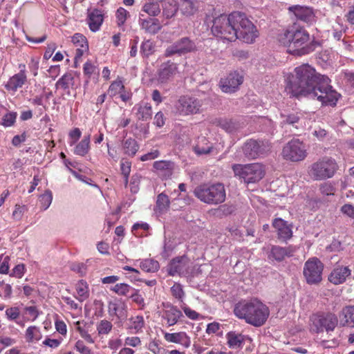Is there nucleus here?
<instances>
[{
	"mask_svg": "<svg viewBox=\"0 0 354 354\" xmlns=\"http://www.w3.org/2000/svg\"><path fill=\"white\" fill-rule=\"evenodd\" d=\"M330 79L308 64L295 68L287 88L292 96L317 100L322 105H335L340 95L330 85Z\"/></svg>",
	"mask_w": 354,
	"mask_h": 354,
	"instance_id": "1",
	"label": "nucleus"
},
{
	"mask_svg": "<svg viewBox=\"0 0 354 354\" xmlns=\"http://www.w3.org/2000/svg\"><path fill=\"white\" fill-rule=\"evenodd\" d=\"M212 34L223 39L234 41L236 39L252 44L258 37V32L245 14L234 12L229 15H220L212 21Z\"/></svg>",
	"mask_w": 354,
	"mask_h": 354,
	"instance_id": "2",
	"label": "nucleus"
},
{
	"mask_svg": "<svg viewBox=\"0 0 354 354\" xmlns=\"http://www.w3.org/2000/svg\"><path fill=\"white\" fill-rule=\"evenodd\" d=\"M279 41L285 46H288L292 53L304 55L315 50L317 42H310V35L303 28L294 24L289 26L278 36Z\"/></svg>",
	"mask_w": 354,
	"mask_h": 354,
	"instance_id": "3",
	"label": "nucleus"
},
{
	"mask_svg": "<svg viewBox=\"0 0 354 354\" xmlns=\"http://www.w3.org/2000/svg\"><path fill=\"white\" fill-rule=\"evenodd\" d=\"M234 313L238 318L254 327L264 325L270 315L269 308L257 298L239 301L235 305Z\"/></svg>",
	"mask_w": 354,
	"mask_h": 354,
	"instance_id": "4",
	"label": "nucleus"
},
{
	"mask_svg": "<svg viewBox=\"0 0 354 354\" xmlns=\"http://www.w3.org/2000/svg\"><path fill=\"white\" fill-rule=\"evenodd\" d=\"M194 194L201 202L208 205L221 204L226 198L224 185L221 183L199 185L195 187Z\"/></svg>",
	"mask_w": 354,
	"mask_h": 354,
	"instance_id": "5",
	"label": "nucleus"
},
{
	"mask_svg": "<svg viewBox=\"0 0 354 354\" xmlns=\"http://www.w3.org/2000/svg\"><path fill=\"white\" fill-rule=\"evenodd\" d=\"M339 166L335 159L324 156L318 159L309 167L308 174L315 180H322L334 176Z\"/></svg>",
	"mask_w": 354,
	"mask_h": 354,
	"instance_id": "6",
	"label": "nucleus"
},
{
	"mask_svg": "<svg viewBox=\"0 0 354 354\" xmlns=\"http://www.w3.org/2000/svg\"><path fill=\"white\" fill-rule=\"evenodd\" d=\"M232 169L235 176L243 179L247 184L259 181L265 174L263 165L257 162L246 165L234 164Z\"/></svg>",
	"mask_w": 354,
	"mask_h": 354,
	"instance_id": "7",
	"label": "nucleus"
},
{
	"mask_svg": "<svg viewBox=\"0 0 354 354\" xmlns=\"http://www.w3.org/2000/svg\"><path fill=\"white\" fill-rule=\"evenodd\" d=\"M272 150L271 142L268 140L248 139L242 146V151L248 160L267 156Z\"/></svg>",
	"mask_w": 354,
	"mask_h": 354,
	"instance_id": "8",
	"label": "nucleus"
},
{
	"mask_svg": "<svg viewBox=\"0 0 354 354\" xmlns=\"http://www.w3.org/2000/svg\"><path fill=\"white\" fill-rule=\"evenodd\" d=\"M310 331L319 333L326 330V332L333 331L338 323L337 316L331 313H317L310 318Z\"/></svg>",
	"mask_w": 354,
	"mask_h": 354,
	"instance_id": "9",
	"label": "nucleus"
},
{
	"mask_svg": "<svg viewBox=\"0 0 354 354\" xmlns=\"http://www.w3.org/2000/svg\"><path fill=\"white\" fill-rule=\"evenodd\" d=\"M283 158L291 162H300L308 156L306 145L299 139H292L282 149Z\"/></svg>",
	"mask_w": 354,
	"mask_h": 354,
	"instance_id": "10",
	"label": "nucleus"
},
{
	"mask_svg": "<svg viewBox=\"0 0 354 354\" xmlns=\"http://www.w3.org/2000/svg\"><path fill=\"white\" fill-rule=\"evenodd\" d=\"M323 263L317 257L308 259L304 263L303 274L307 283L319 284L322 281Z\"/></svg>",
	"mask_w": 354,
	"mask_h": 354,
	"instance_id": "11",
	"label": "nucleus"
},
{
	"mask_svg": "<svg viewBox=\"0 0 354 354\" xmlns=\"http://www.w3.org/2000/svg\"><path fill=\"white\" fill-rule=\"evenodd\" d=\"M196 51H197V46L195 41L188 37H184L168 46L164 55L168 57L174 55H183Z\"/></svg>",
	"mask_w": 354,
	"mask_h": 354,
	"instance_id": "12",
	"label": "nucleus"
},
{
	"mask_svg": "<svg viewBox=\"0 0 354 354\" xmlns=\"http://www.w3.org/2000/svg\"><path fill=\"white\" fill-rule=\"evenodd\" d=\"M201 103L199 100L189 96H181L175 104L176 112L180 115L196 114L199 112Z\"/></svg>",
	"mask_w": 354,
	"mask_h": 354,
	"instance_id": "13",
	"label": "nucleus"
},
{
	"mask_svg": "<svg viewBox=\"0 0 354 354\" xmlns=\"http://www.w3.org/2000/svg\"><path fill=\"white\" fill-rule=\"evenodd\" d=\"M243 82V73L235 71L230 73L225 77L221 78L219 82V86L223 92L232 93L239 89V86Z\"/></svg>",
	"mask_w": 354,
	"mask_h": 354,
	"instance_id": "14",
	"label": "nucleus"
},
{
	"mask_svg": "<svg viewBox=\"0 0 354 354\" xmlns=\"http://www.w3.org/2000/svg\"><path fill=\"white\" fill-rule=\"evenodd\" d=\"M192 270L191 263L185 256L172 259L168 267V272L171 276L178 274L187 277L192 273Z\"/></svg>",
	"mask_w": 354,
	"mask_h": 354,
	"instance_id": "15",
	"label": "nucleus"
},
{
	"mask_svg": "<svg viewBox=\"0 0 354 354\" xmlns=\"http://www.w3.org/2000/svg\"><path fill=\"white\" fill-rule=\"evenodd\" d=\"M178 72L177 64L171 61H167L160 64L157 71V81L160 84H166L174 77Z\"/></svg>",
	"mask_w": 354,
	"mask_h": 354,
	"instance_id": "16",
	"label": "nucleus"
},
{
	"mask_svg": "<svg viewBox=\"0 0 354 354\" xmlns=\"http://www.w3.org/2000/svg\"><path fill=\"white\" fill-rule=\"evenodd\" d=\"M288 10L298 20L310 24L315 21V15L313 9L310 7L294 5L290 6Z\"/></svg>",
	"mask_w": 354,
	"mask_h": 354,
	"instance_id": "17",
	"label": "nucleus"
},
{
	"mask_svg": "<svg viewBox=\"0 0 354 354\" xmlns=\"http://www.w3.org/2000/svg\"><path fill=\"white\" fill-rule=\"evenodd\" d=\"M162 305L164 309L162 310V317L163 319L166 320L168 326H174L183 317L182 312L177 306L170 303H163Z\"/></svg>",
	"mask_w": 354,
	"mask_h": 354,
	"instance_id": "18",
	"label": "nucleus"
},
{
	"mask_svg": "<svg viewBox=\"0 0 354 354\" xmlns=\"http://www.w3.org/2000/svg\"><path fill=\"white\" fill-rule=\"evenodd\" d=\"M296 247L292 245L284 248L279 245H273L271 248L268 258L270 259L281 262L283 261L286 257H292L294 253L296 252Z\"/></svg>",
	"mask_w": 354,
	"mask_h": 354,
	"instance_id": "19",
	"label": "nucleus"
},
{
	"mask_svg": "<svg viewBox=\"0 0 354 354\" xmlns=\"http://www.w3.org/2000/svg\"><path fill=\"white\" fill-rule=\"evenodd\" d=\"M201 7L200 0H180L178 8L183 16L191 17L194 16Z\"/></svg>",
	"mask_w": 354,
	"mask_h": 354,
	"instance_id": "20",
	"label": "nucleus"
},
{
	"mask_svg": "<svg viewBox=\"0 0 354 354\" xmlns=\"http://www.w3.org/2000/svg\"><path fill=\"white\" fill-rule=\"evenodd\" d=\"M351 274V270L348 267L337 266L328 275V281L335 285H339L344 283Z\"/></svg>",
	"mask_w": 354,
	"mask_h": 354,
	"instance_id": "21",
	"label": "nucleus"
},
{
	"mask_svg": "<svg viewBox=\"0 0 354 354\" xmlns=\"http://www.w3.org/2000/svg\"><path fill=\"white\" fill-rule=\"evenodd\" d=\"M143 16L144 15L140 14L139 17V24L142 29L152 35L158 33L161 30L162 26L158 19L152 17L142 19Z\"/></svg>",
	"mask_w": 354,
	"mask_h": 354,
	"instance_id": "22",
	"label": "nucleus"
},
{
	"mask_svg": "<svg viewBox=\"0 0 354 354\" xmlns=\"http://www.w3.org/2000/svg\"><path fill=\"white\" fill-rule=\"evenodd\" d=\"M273 227L277 230L278 238L282 241H286L292 236L291 227L287 222L281 218H275L272 223Z\"/></svg>",
	"mask_w": 354,
	"mask_h": 354,
	"instance_id": "23",
	"label": "nucleus"
},
{
	"mask_svg": "<svg viewBox=\"0 0 354 354\" xmlns=\"http://www.w3.org/2000/svg\"><path fill=\"white\" fill-rule=\"evenodd\" d=\"M339 320L340 326L354 328V305L344 306L339 313Z\"/></svg>",
	"mask_w": 354,
	"mask_h": 354,
	"instance_id": "24",
	"label": "nucleus"
},
{
	"mask_svg": "<svg viewBox=\"0 0 354 354\" xmlns=\"http://www.w3.org/2000/svg\"><path fill=\"white\" fill-rule=\"evenodd\" d=\"M164 338L168 342L180 344L185 348H188L191 344L190 338L185 332L179 333H165Z\"/></svg>",
	"mask_w": 354,
	"mask_h": 354,
	"instance_id": "25",
	"label": "nucleus"
},
{
	"mask_svg": "<svg viewBox=\"0 0 354 354\" xmlns=\"http://www.w3.org/2000/svg\"><path fill=\"white\" fill-rule=\"evenodd\" d=\"M26 82V75L24 71H21L19 73L15 74L11 77L8 82L6 84L5 87L8 91H16L19 88Z\"/></svg>",
	"mask_w": 354,
	"mask_h": 354,
	"instance_id": "26",
	"label": "nucleus"
},
{
	"mask_svg": "<svg viewBox=\"0 0 354 354\" xmlns=\"http://www.w3.org/2000/svg\"><path fill=\"white\" fill-rule=\"evenodd\" d=\"M108 313L111 317L116 316L118 319H124L126 317L125 305L122 302L109 301Z\"/></svg>",
	"mask_w": 354,
	"mask_h": 354,
	"instance_id": "27",
	"label": "nucleus"
},
{
	"mask_svg": "<svg viewBox=\"0 0 354 354\" xmlns=\"http://www.w3.org/2000/svg\"><path fill=\"white\" fill-rule=\"evenodd\" d=\"M138 120L147 121L151 118L152 108L149 103H141L133 108Z\"/></svg>",
	"mask_w": 354,
	"mask_h": 354,
	"instance_id": "28",
	"label": "nucleus"
},
{
	"mask_svg": "<svg viewBox=\"0 0 354 354\" xmlns=\"http://www.w3.org/2000/svg\"><path fill=\"white\" fill-rule=\"evenodd\" d=\"M174 163L169 160H160L153 162V167L160 171L165 178H169L174 169Z\"/></svg>",
	"mask_w": 354,
	"mask_h": 354,
	"instance_id": "29",
	"label": "nucleus"
},
{
	"mask_svg": "<svg viewBox=\"0 0 354 354\" xmlns=\"http://www.w3.org/2000/svg\"><path fill=\"white\" fill-rule=\"evenodd\" d=\"M102 22L103 15L100 10L94 9L88 14V25L93 32L98 30Z\"/></svg>",
	"mask_w": 354,
	"mask_h": 354,
	"instance_id": "30",
	"label": "nucleus"
},
{
	"mask_svg": "<svg viewBox=\"0 0 354 354\" xmlns=\"http://www.w3.org/2000/svg\"><path fill=\"white\" fill-rule=\"evenodd\" d=\"M227 345L231 348H242L244 343V335L234 331H230L226 334Z\"/></svg>",
	"mask_w": 354,
	"mask_h": 354,
	"instance_id": "31",
	"label": "nucleus"
},
{
	"mask_svg": "<svg viewBox=\"0 0 354 354\" xmlns=\"http://www.w3.org/2000/svg\"><path fill=\"white\" fill-rule=\"evenodd\" d=\"M77 296L75 298L80 302H83L89 297V287L87 282L83 279L77 281L75 285Z\"/></svg>",
	"mask_w": 354,
	"mask_h": 354,
	"instance_id": "32",
	"label": "nucleus"
},
{
	"mask_svg": "<svg viewBox=\"0 0 354 354\" xmlns=\"http://www.w3.org/2000/svg\"><path fill=\"white\" fill-rule=\"evenodd\" d=\"M161 0H147L142 6V10L150 17L158 16L161 11L159 3Z\"/></svg>",
	"mask_w": 354,
	"mask_h": 354,
	"instance_id": "33",
	"label": "nucleus"
},
{
	"mask_svg": "<svg viewBox=\"0 0 354 354\" xmlns=\"http://www.w3.org/2000/svg\"><path fill=\"white\" fill-rule=\"evenodd\" d=\"M170 201L169 196L164 193L158 194L155 207L156 212H158L159 214L165 213L168 211Z\"/></svg>",
	"mask_w": 354,
	"mask_h": 354,
	"instance_id": "34",
	"label": "nucleus"
},
{
	"mask_svg": "<svg viewBox=\"0 0 354 354\" xmlns=\"http://www.w3.org/2000/svg\"><path fill=\"white\" fill-rule=\"evenodd\" d=\"M124 153L129 156H133L139 149V146L136 140L133 138H127L123 141Z\"/></svg>",
	"mask_w": 354,
	"mask_h": 354,
	"instance_id": "35",
	"label": "nucleus"
},
{
	"mask_svg": "<svg viewBox=\"0 0 354 354\" xmlns=\"http://www.w3.org/2000/svg\"><path fill=\"white\" fill-rule=\"evenodd\" d=\"M74 85V77L71 73H65L55 84L56 88L67 90Z\"/></svg>",
	"mask_w": 354,
	"mask_h": 354,
	"instance_id": "36",
	"label": "nucleus"
},
{
	"mask_svg": "<svg viewBox=\"0 0 354 354\" xmlns=\"http://www.w3.org/2000/svg\"><path fill=\"white\" fill-rule=\"evenodd\" d=\"M90 135L85 136L75 147L74 153L80 156H85L90 148Z\"/></svg>",
	"mask_w": 354,
	"mask_h": 354,
	"instance_id": "37",
	"label": "nucleus"
},
{
	"mask_svg": "<svg viewBox=\"0 0 354 354\" xmlns=\"http://www.w3.org/2000/svg\"><path fill=\"white\" fill-rule=\"evenodd\" d=\"M220 126L223 129L230 133H235L243 127L239 122L233 120H223L221 122Z\"/></svg>",
	"mask_w": 354,
	"mask_h": 354,
	"instance_id": "38",
	"label": "nucleus"
},
{
	"mask_svg": "<svg viewBox=\"0 0 354 354\" xmlns=\"http://www.w3.org/2000/svg\"><path fill=\"white\" fill-rule=\"evenodd\" d=\"M42 335L39 328L35 326H29L26 330V338L28 342L39 341Z\"/></svg>",
	"mask_w": 354,
	"mask_h": 354,
	"instance_id": "39",
	"label": "nucleus"
},
{
	"mask_svg": "<svg viewBox=\"0 0 354 354\" xmlns=\"http://www.w3.org/2000/svg\"><path fill=\"white\" fill-rule=\"evenodd\" d=\"M140 268L147 272H157L160 268L159 263L151 259H147L140 263Z\"/></svg>",
	"mask_w": 354,
	"mask_h": 354,
	"instance_id": "40",
	"label": "nucleus"
},
{
	"mask_svg": "<svg viewBox=\"0 0 354 354\" xmlns=\"http://www.w3.org/2000/svg\"><path fill=\"white\" fill-rule=\"evenodd\" d=\"M177 10L178 7L171 1L165 2L162 6V14L167 19L173 17Z\"/></svg>",
	"mask_w": 354,
	"mask_h": 354,
	"instance_id": "41",
	"label": "nucleus"
},
{
	"mask_svg": "<svg viewBox=\"0 0 354 354\" xmlns=\"http://www.w3.org/2000/svg\"><path fill=\"white\" fill-rule=\"evenodd\" d=\"M155 51V45L151 40L144 41L140 47V52L144 57H149Z\"/></svg>",
	"mask_w": 354,
	"mask_h": 354,
	"instance_id": "42",
	"label": "nucleus"
},
{
	"mask_svg": "<svg viewBox=\"0 0 354 354\" xmlns=\"http://www.w3.org/2000/svg\"><path fill=\"white\" fill-rule=\"evenodd\" d=\"M112 328L111 322L106 319L101 320L97 325V330L100 335H107L111 332Z\"/></svg>",
	"mask_w": 354,
	"mask_h": 354,
	"instance_id": "43",
	"label": "nucleus"
},
{
	"mask_svg": "<svg viewBox=\"0 0 354 354\" xmlns=\"http://www.w3.org/2000/svg\"><path fill=\"white\" fill-rule=\"evenodd\" d=\"M12 288L10 284L0 281V297L4 299H9L12 297Z\"/></svg>",
	"mask_w": 354,
	"mask_h": 354,
	"instance_id": "44",
	"label": "nucleus"
},
{
	"mask_svg": "<svg viewBox=\"0 0 354 354\" xmlns=\"http://www.w3.org/2000/svg\"><path fill=\"white\" fill-rule=\"evenodd\" d=\"M131 286L127 283H120L115 284L113 287L111 288V290L113 291L118 295L126 296L131 290Z\"/></svg>",
	"mask_w": 354,
	"mask_h": 354,
	"instance_id": "45",
	"label": "nucleus"
},
{
	"mask_svg": "<svg viewBox=\"0 0 354 354\" xmlns=\"http://www.w3.org/2000/svg\"><path fill=\"white\" fill-rule=\"evenodd\" d=\"M53 200V196L50 191H46L45 193L40 196L39 202L41 207L44 210L47 209L50 205Z\"/></svg>",
	"mask_w": 354,
	"mask_h": 354,
	"instance_id": "46",
	"label": "nucleus"
},
{
	"mask_svg": "<svg viewBox=\"0 0 354 354\" xmlns=\"http://www.w3.org/2000/svg\"><path fill=\"white\" fill-rule=\"evenodd\" d=\"M17 118V113L15 112H8L5 114L2 118V121L1 124L3 126L8 127H11L15 122Z\"/></svg>",
	"mask_w": 354,
	"mask_h": 354,
	"instance_id": "47",
	"label": "nucleus"
},
{
	"mask_svg": "<svg viewBox=\"0 0 354 354\" xmlns=\"http://www.w3.org/2000/svg\"><path fill=\"white\" fill-rule=\"evenodd\" d=\"M144 326V319L142 316H136L131 319L130 328L139 332Z\"/></svg>",
	"mask_w": 354,
	"mask_h": 354,
	"instance_id": "48",
	"label": "nucleus"
},
{
	"mask_svg": "<svg viewBox=\"0 0 354 354\" xmlns=\"http://www.w3.org/2000/svg\"><path fill=\"white\" fill-rule=\"evenodd\" d=\"M171 295L180 301H183V299L185 296V292L183 291V287L180 283H175L171 288Z\"/></svg>",
	"mask_w": 354,
	"mask_h": 354,
	"instance_id": "49",
	"label": "nucleus"
},
{
	"mask_svg": "<svg viewBox=\"0 0 354 354\" xmlns=\"http://www.w3.org/2000/svg\"><path fill=\"white\" fill-rule=\"evenodd\" d=\"M71 270L78 273L80 276H84L86 274L87 266L84 263L80 262H75L71 263Z\"/></svg>",
	"mask_w": 354,
	"mask_h": 354,
	"instance_id": "50",
	"label": "nucleus"
},
{
	"mask_svg": "<svg viewBox=\"0 0 354 354\" xmlns=\"http://www.w3.org/2000/svg\"><path fill=\"white\" fill-rule=\"evenodd\" d=\"M10 257L6 256L3 257V255L0 256V273L1 274H8L9 271V261Z\"/></svg>",
	"mask_w": 354,
	"mask_h": 354,
	"instance_id": "51",
	"label": "nucleus"
},
{
	"mask_svg": "<svg viewBox=\"0 0 354 354\" xmlns=\"http://www.w3.org/2000/svg\"><path fill=\"white\" fill-rule=\"evenodd\" d=\"M128 15L129 12L124 8L120 7L117 10L116 17L118 26H122L124 24Z\"/></svg>",
	"mask_w": 354,
	"mask_h": 354,
	"instance_id": "52",
	"label": "nucleus"
},
{
	"mask_svg": "<svg viewBox=\"0 0 354 354\" xmlns=\"http://www.w3.org/2000/svg\"><path fill=\"white\" fill-rule=\"evenodd\" d=\"M212 149V145H207L206 147L201 146L199 143L194 147V152L198 155H205L211 152Z\"/></svg>",
	"mask_w": 354,
	"mask_h": 354,
	"instance_id": "53",
	"label": "nucleus"
},
{
	"mask_svg": "<svg viewBox=\"0 0 354 354\" xmlns=\"http://www.w3.org/2000/svg\"><path fill=\"white\" fill-rule=\"evenodd\" d=\"M20 310L18 307H10L6 309V315L8 319L15 320L19 316Z\"/></svg>",
	"mask_w": 354,
	"mask_h": 354,
	"instance_id": "54",
	"label": "nucleus"
},
{
	"mask_svg": "<svg viewBox=\"0 0 354 354\" xmlns=\"http://www.w3.org/2000/svg\"><path fill=\"white\" fill-rule=\"evenodd\" d=\"M123 88H124V86L120 81L114 82L110 85V86L109 88L108 93L110 95L113 96V95H115L116 93L118 92H119Z\"/></svg>",
	"mask_w": 354,
	"mask_h": 354,
	"instance_id": "55",
	"label": "nucleus"
},
{
	"mask_svg": "<svg viewBox=\"0 0 354 354\" xmlns=\"http://www.w3.org/2000/svg\"><path fill=\"white\" fill-rule=\"evenodd\" d=\"M319 190L322 194L330 196L334 194L335 188L331 184L325 183L320 185Z\"/></svg>",
	"mask_w": 354,
	"mask_h": 354,
	"instance_id": "56",
	"label": "nucleus"
},
{
	"mask_svg": "<svg viewBox=\"0 0 354 354\" xmlns=\"http://www.w3.org/2000/svg\"><path fill=\"white\" fill-rule=\"evenodd\" d=\"M25 265L23 263L18 264L15 266L12 270L10 276H15L17 278H21L24 274Z\"/></svg>",
	"mask_w": 354,
	"mask_h": 354,
	"instance_id": "57",
	"label": "nucleus"
},
{
	"mask_svg": "<svg viewBox=\"0 0 354 354\" xmlns=\"http://www.w3.org/2000/svg\"><path fill=\"white\" fill-rule=\"evenodd\" d=\"M131 163L129 161H124L122 159L120 162V169L121 173L124 177H127V176H129L131 172Z\"/></svg>",
	"mask_w": 354,
	"mask_h": 354,
	"instance_id": "58",
	"label": "nucleus"
},
{
	"mask_svg": "<svg viewBox=\"0 0 354 354\" xmlns=\"http://www.w3.org/2000/svg\"><path fill=\"white\" fill-rule=\"evenodd\" d=\"M313 136H315L318 140L324 141L328 136V132L326 129L319 127L313 133Z\"/></svg>",
	"mask_w": 354,
	"mask_h": 354,
	"instance_id": "59",
	"label": "nucleus"
},
{
	"mask_svg": "<svg viewBox=\"0 0 354 354\" xmlns=\"http://www.w3.org/2000/svg\"><path fill=\"white\" fill-rule=\"evenodd\" d=\"M72 41L77 46L81 47V44H88L86 37L79 33H76L72 37Z\"/></svg>",
	"mask_w": 354,
	"mask_h": 354,
	"instance_id": "60",
	"label": "nucleus"
},
{
	"mask_svg": "<svg viewBox=\"0 0 354 354\" xmlns=\"http://www.w3.org/2000/svg\"><path fill=\"white\" fill-rule=\"evenodd\" d=\"M341 212L348 216L354 218V206L351 204H345L341 207Z\"/></svg>",
	"mask_w": 354,
	"mask_h": 354,
	"instance_id": "61",
	"label": "nucleus"
},
{
	"mask_svg": "<svg viewBox=\"0 0 354 354\" xmlns=\"http://www.w3.org/2000/svg\"><path fill=\"white\" fill-rule=\"evenodd\" d=\"M183 310L189 319L192 320H196L198 318L199 314L194 310H192L190 308L187 306L183 307Z\"/></svg>",
	"mask_w": 354,
	"mask_h": 354,
	"instance_id": "62",
	"label": "nucleus"
},
{
	"mask_svg": "<svg viewBox=\"0 0 354 354\" xmlns=\"http://www.w3.org/2000/svg\"><path fill=\"white\" fill-rule=\"evenodd\" d=\"M160 155V152L158 150H152L151 151L141 156L140 160L142 161H147L149 160H153L156 158L158 157Z\"/></svg>",
	"mask_w": 354,
	"mask_h": 354,
	"instance_id": "63",
	"label": "nucleus"
},
{
	"mask_svg": "<svg viewBox=\"0 0 354 354\" xmlns=\"http://www.w3.org/2000/svg\"><path fill=\"white\" fill-rule=\"evenodd\" d=\"M75 348L81 354L91 353L90 349L84 344L82 341H77L75 344Z\"/></svg>",
	"mask_w": 354,
	"mask_h": 354,
	"instance_id": "64",
	"label": "nucleus"
}]
</instances>
